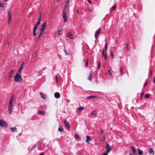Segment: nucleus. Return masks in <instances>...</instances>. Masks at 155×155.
I'll use <instances>...</instances> for the list:
<instances>
[{
	"instance_id": "35",
	"label": "nucleus",
	"mask_w": 155,
	"mask_h": 155,
	"mask_svg": "<svg viewBox=\"0 0 155 155\" xmlns=\"http://www.w3.org/2000/svg\"><path fill=\"white\" fill-rule=\"evenodd\" d=\"M144 97L145 98H148L150 97L149 95L147 94H146L144 95Z\"/></svg>"
},
{
	"instance_id": "11",
	"label": "nucleus",
	"mask_w": 155,
	"mask_h": 155,
	"mask_svg": "<svg viewBox=\"0 0 155 155\" xmlns=\"http://www.w3.org/2000/svg\"><path fill=\"white\" fill-rule=\"evenodd\" d=\"M23 68V67L22 65H21L18 70L17 71V73L20 74Z\"/></svg>"
},
{
	"instance_id": "48",
	"label": "nucleus",
	"mask_w": 155,
	"mask_h": 155,
	"mask_svg": "<svg viewBox=\"0 0 155 155\" xmlns=\"http://www.w3.org/2000/svg\"><path fill=\"white\" fill-rule=\"evenodd\" d=\"M103 56L104 57L105 60H106L107 59V54H105Z\"/></svg>"
},
{
	"instance_id": "40",
	"label": "nucleus",
	"mask_w": 155,
	"mask_h": 155,
	"mask_svg": "<svg viewBox=\"0 0 155 155\" xmlns=\"http://www.w3.org/2000/svg\"><path fill=\"white\" fill-rule=\"evenodd\" d=\"M126 46L127 49L128 50H129V49L128 48V45L127 43H126Z\"/></svg>"
},
{
	"instance_id": "25",
	"label": "nucleus",
	"mask_w": 155,
	"mask_h": 155,
	"mask_svg": "<svg viewBox=\"0 0 155 155\" xmlns=\"http://www.w3.org/2000/svg\"><path fill=\"white\" fill-rule=\"evenodd\" d=\"M58 130L59 131L62 132L64 131V129L62 127H59L58 129Z\"/></svg>"
},
{
	"instance_id": "61",
	"label": "nucleus",
	"mask_w": 155,
	"mask_h": 155,
	"mask_svg": "<svg viewBox=\"0 0 155 155\" xmlns=\"http://www.w3.org/2000/svg\"><path fill=\"white\" fill-rule=\"evenodd\" d=\"M35 54V55H36V54L35 53H34L33 54Z\"/></svg>"
},
{
	"instance_id": "13",
	"label": "nucleus",
	"mask_w": 155,
	"mask_h": 155,
	"mask_svg": "<svg viewBox=\"0 0 155 155\" xmlns=\"http://www.w3.org/2000/svg\"><path fill=\"white\" fill-rule=\"evenodd\" d=\"M55 97L56 98H58L60 97V95L59 93L58 92H56L54 94Z\"/></svg>"
},
{
	"instance_id": "12",
	"label": "nucleus",
	"mask_w": 155,
	"mask_h": 155,
	"mask_svg": "<svg viewBox=\"0 0 155 155\" xmlns=\"http://www.w3.org/2000/svg\"><path fill=\"white\" fill-rule=\"evenodd\" d=\"M95 98L97 99H98V97L96 96H89L87 97L86 98L87 100H88L91 98Z\"/></svg>"
},
{
	"instance_id": "4",
	"label": "nucleus",
	"mask_w": 155,
	"mask_h": 155,
	"mask_svg": "<svg viewBox=\"0 0 155 155\" xmlns=\"http://www.w3.org/2000/svg\"><path fill=\"white\" fill-rule=\"evenodd\" d=\"M8 126V125L5 121L1 120H0V126L6 127Z\"/></svg>"
},
{
	"instance_id": "49",
	"label": "nucleus",
	"mask_w": 155,
	"mask_h": 155,
	"mask_svg": "<svg viewBox=\"0 0 155 155\" xmlns=\"http://www.w3.org/2000/svg\"><path fill=\"white\" fill-rule=\"evenodd\" d=\"M88 65V60L87 59V61H86L85 66H87Z\"/></svg>"
},
{
	"instance_id": "50",
	"label": "nucleus",
	"mask_w": 155,
	"mask_h": 155,
	"mask_svg": "<svg viewBox=\"0 0 155 155\" xmlns=\"http://www.w3.org/2000/svg\"><path fill=\"white\" fill-rule=\"evenodd\" d=\"M87 0V1L89 3H90L91 4H92V2L90 0Z\"/></svg>"
},
{
	"instance_id": "28",
	"label": "nucleus",
	"mask_w": 155,
	"mask_h": 155,
	"mask_svg": "<svg viewBox=\"0 0 155 155\" xmlns=\"http://www.w3.org/2000/svg\"><path fill=\"white\" fill-rule=\"evenodd\" d=\"M120 72L121 73V75H122L124 73L122 67H120Z\"/></svg>"
},
{
	"instance_id": "55",
	"label": "nucleus",
	"mask_w": 155,
	"mask_h": 155,
	"mask_svg": "<svg viewBox=\"0 0 155 155\" xmlns=\"http://www.w3.org/2000/svg\"><path fill=\"white\" fill-rule=\"evenodd\" d=\"M44 155V153L43 152L41 153L39 155Z\"/></svg>"
},
{
	"instance_id": "30",
	"label": "nucleus",
	"mask_w": 155,
	"mask_h": 155,
	"mask_svg": "<svg viewBox=\"0 0 155 155\" xmlns=\"http://www.w3.org/2000/svg\"><path fill=\"white\" fill-rule=\"evenodd\" d=\"M44 31L40 30L39 34L41 35H42L44 34Z\"/></svg>"
},
{
	"instance_id": "63",
	"label": "nucleus",
	"mask_w": 155,
	"mask_h": 155,
	"mask_svg": "<svg viewBox=\"0 0 155 155\" xmlns=\"http://www.w3.org/2000/svg\"><path fill=\"white\" fill-rule=\"evenodd\" d=\"M152 71H151V72H150V74H151H151H152Z\"/></svg>"
},
{
	"instance_id": "15",
	"label": "nucleus",
	"mask_w": 155,
	"mask_h": 155,
	"mask_svg": "<svg viewBox=\"0 0 155 155\" xmlns=\"http://www.w3.org/2000/svg\"><path fill=\"white\" fill-rule=\"evenodd\" d=\"M149 154L150 155H154V151L151 148H150L149 150Z\"/></svg>"
},
{
	"instance_id": "14",
	"label": "nucleus",
	"mask_w": 155,
	"mask_h": 155,
	"mask_svg": "<svg viewBox=\"0 0 155 155\" xmlns=\"http://www.w3.org/2000/svg\"><path fill=\"white\" fill-rule=\"evenodd\" d=\"M93 74L92 72H91L89 74V76L88 77V79L90 81H91L92 79V77Z\"/></svg>"
},
{
	"instance_id": "18",
	"label": "nucleus",
	"mask_w": 155,
	"mask_h": 155,
	"mask_svg": "<svg viewBox=\"0 0 155 155\" xmlns=\"http://www.w3.org/2000/svg\"><path fill=\"white\" fill-rule=\"evenodd\" d=\"M131 148L132 149L133 153L134 154L136 153H137V152H136V150L135 148L133 146H131Z\"/></svg>"
},
{
	"instance_id": "24",
	"label": "nucleus",
	"mask_w": 155,
	"mask_h": 155,
	"mask_svg": "<svg viewBox=\"0 0 155 155\" xmlns=\"http://www.w3.org/2000/svg\"><path fill=\"white\" fill-rule=\"evenodd\" d=\"M138 154L139 155H141L143 154V152L142 151L140 150L139 149H138Z\"/></svg>"
},
{
	"instance_id": "19",
	"label": "nucleus",
	"mask_w": 155,
	"mask_h": 155,
	"mask_svg": "<svg viewBox=\"0 0 155 155\" xmlns=\"http://www.w3.org/2000/svg\"><path fill=\"white\" fill-rule=\"evenodd\" d=\"M38 114L44 115L45 114V111L44 110H42V111H38Z\"/></svg>"
},
{
	"instance_id": "60",
	"label": "nucleus",
	"mask_w": 155,
	"mask_h": 155,
	"mask_svg": "<svg viewBox=\"0 0 155 155\" xmlns=\"http://www.w3.org/2000/svg\"><path fill=\"white\" fill-rule=\"evenodd\" d=\"M77 12H78H78H79V11H78V10L77 9Z\"/></svg>"
},
{
	"instance_id": "10",
	"label": "nucleus",
	"mask_w": 155,
	"mask_h": 155,
	"mask_svg": "<svg viewBox=\"0 0 155 155\" xmlns=\"http://www.w3.org/2000/svg\"><path fill=\"white\" fill-rule=\"evenodd\" d=\"M14 73V70H11L9 73V75L8 76V78L9 80L10 78L12 77V75Z\"/></svg>"
},
{
	"instance_id": "31",
	"label": "nucleus",
	"mask_w": 155,
	"mask_h": 155,
	"mask_svg": "<svg viewBox=\"0 0 155 155\" xmlns=\"http://www.w3.org/2000/svg\"><path fill=\"white\" fill-rule=\"evenodd\" d=\"M110 55L111 56V58L113 59L114 57V55L113 54V53L112 51L110 52Z\"/></svg>"
},
{
	"instance_id": "27",
	"label": "nucleus",
	"mask_w": 155,
	"mask_h": 155,
	"mask_svg": "<svg viewBox=\"0 0 155 155\" xmlns=\"http://www.w3.org/2000/svg\"><path fill=\"white\" fill-rule=\"evenodd\" d=\"M97 112L96 110L93 111L91 113V114L93 115H95L96 114Z\"/></svg>"
},
{
	"instance_id": "6",
	"label": "nucleus",
	"mask_w": 155,
	"mask_h": 155,
	"mask_svg": "<svg viewBox=\"0 0 155 155\" xmlns=\"http://www.w3.org/2000/svg\"><path fill=\"white\" fill-rule=\"evenodd\" d=\"M12 14L9 11L8 12V24H9L11 21V19L12 18Z\"/></svg>"
},
{
	"instance_id": "39",
	"label": "nucleus",
	"mask_w": 155,
	"mask_h": 155,
	"mask_svg": "<svg viewBox=\"0 0 155 155\" xmlns=\"http://www.w3.org/2000/svg\"><path fill=\"white\" fill-rule=\"evenodd\" d=\"M75 136L77 139H79V136L77 134H75Z\"/></svg>"
},
{
	"instance_id": "5",
	"label": "nucleus",
	"mask_w": 155,
	"mask_h": 155,
	"mask_svg": "<svg viewBox=\"0 0 155 155\" xmlns=\"http://www.w3.org/2000/svg\"><path fill=\"white\" fill-rule=\"evenodd\" d=\"M101 30V28H99L96 31L95 33V37L96 39L97 38V36H98L99 34H100V31Z\"/></svg>"
},
{
	"instance_id": "46",
	"label": "nucleus",
	"mask_w": 155,
	"mask_h": 155,
	"mask_svg": "<svg viewBox=\"0 0 155 155\" xmlns=\"http://www.w3.org/2000/svg\"><path fill=\"white\" fill-rule=\"evenodd\" d=\"M144 94V92L143 91L142 92V93H141V95H140V97L141 98H142L143 97V95Z\"/></svg>"
},
{
	"instance_id": "20",
	"label": "nucleus",
	"mask_w": 155,
	"mask_h": 155,
	"mask_svg": "<svg viewBox=\"0 0 155 155\" xmlns=\"http://www.w3.org/2000/svg\"><path fill=\"white\" fill-rule=\"evenodd\" d=\"M63 29L62 28L59 29L57 31V34L58 35H60Z\"/></svg>"
},
{
	"instance_id": "26",
	"label": "nucleus",
	"mask_w": 155,
	"mask_h": 155,
	"mask_svg": "<svg viewBox=\"0 0 155 155\" xmlns=\"http://www.w3.org/2000/svg\"><path fill=\"white\" fill-rule=\"evenodd\" d=\"M108 73L109 74V75L110 77H112V74L111 72L110 71V70H108Z\"/></svg>"
},
{
	"instance_id": "34",
	"label": "nucleus",
	"mask_w": 155,
	"mask_h": 155,
	"mask_svg": "<svg viewBox=\"0 0 155 155\" xmlns=\"http://www.w3.org/2000/svg\"><path fill=\"white\" fill-rule=\"evenodd\" d=\"M42 35H40L39 34L38 36V37L37 38V41H38L39 40L41 37V36Z\"/></svg>"
},
{
	"instance_id": "38",
	"label": "nucleus",
	"mask_w": 155,
	"mask_h": 155,
	"mask_svg": "<svg viewBox=\"0 0 155 155\" xmlns=\"http://www.w3.org/2000/svg\"><path fill=\"white\" fill-rule=\"evenodd\" d=\"M116 7V6L115 5H113L112 7L111 10L112 11L114 10L115 9Z\"/></svg>"
},
{
	"instance_id": "45",
	"label": "nucleus",
	"mask_w": 155,
	"mask_h": 155,
	"mask_svg": "<svg viewBox=\"0 0 155 155\" xmlns=\"http://www.w3.org/2000/svg\"><path fill=\"white\" fill-rule=\"evenodd\" d=\"M40 22L37 21L36 23L35 24V25L38 26L40 25Z\"/></svg>"
},
{
	"instance_id": "32",
	"label": "nucleus",
	"mask_w": 155,
	"mask_h": 155,
	"mask_svg": "<svg viewBox=\"0 0 155 155\" xmlns=\"http://www.w3.org/2000/svg\"><path fill=\"white\" fill-rule=\"evenodd\" d=\"M100 66H101V62H99L98 63V66H97V68L98 69H100Z\"/></svg>"
},
{
	"instance_id": "8",
	"label": "nucleus",
	"mask_w": 155,
	"mask_h": 155,
	"mask_svg": "<svg viewBox=\"0 0 155 155\" xmlns=\"http://www.w3.org/2000/svg\"><path fill=\"white\" fill-rule=\"evenodd\" d=\"M64 124L67 128H68L69 130L70 129V125L68 123V122L66 121L65 120H64Z\"/></svg>"
},
{
	"instance_id": "36",
	"label": "nucleus",
	"mask_w": 155,
	"mask_h": 155,
	"mask_svg": "<svg viewBox=\"0 0 155 155\" xmlns=\"http://www.w3.org/2000/svg\"><path fill=\"white\" fill-rule=\"evenodd\" d=\"M69 3H65V8H68Z\"/></svg>"
},
{
	"instance_id": "37",
	"label": "nucleus",
	"mask_w": 155,
	"mask_h": 155,
	"mask_svg": "<svg viewBox=\"0 0 155 155\" xmlns=\"http://www.w3.org/2000/svg\"><path fill=\"white\" fill-rule=\"evenodd\" d=\"M4 6H5V5L2 3V2L0 3V7H3Z\"/></svg>"
},
{
	"instance_id": "43",
	"label": "nucleus",
	"mask_w": 155,
	"mask_h": 155,
	"mask_svg": "<svg viewBox=\"0 0 155 155\" xmlns=\"http://www.w3.org/2000/svg\"><path fill=\"white\" fill-rule=\"evenodd\" d=\"M38 27V26H37L36 25H35V26L34 27L33 30L36 31V30H37V28Z\"/></svg>"
},
{
	"instance_id": "42",
	"label": "nucleus",
	"mask_w": 155,
	"mask_h": 155,
	"mask_svg": "<svg viewBox=\"0 0 155 155\" xmlns=\"http://www.w3.org/2000/svg\"><path fill=\"white\" fill-rule=\"evenodd\" d=\"M105 49H103V51H102V55L103 56H104V54H105Z\"/></svg>"
},
{
	"instance_id": "1",
	"label": "nucleus",
	"mask_w": 155,
	"mask_h": 155,
	"mask_svg": "<svg viewBox=\"0 0 155 155\" xmlns=\"http://www.w3.org/2000/svg\"><path fill=\"white\" fill-rule=\"evenodd\" d=\"M14 80L16 82H21L22 81V79L20 74L17 73L14 77Z\"/></svg>"
},
{
	"instance_id": "57",
	"label": "nucleus",
	"mask_w": 155,
	"mask_h": 155,
	"mask_svg": "<svg viewBox=\"0 0 155 155\" xmlns=\"http://www.w3.org/2000/svg\"><path fill=\"white\" fill-rule=\"evenodd\" d=\"M25 64V63L23 62L21 65H22L23 67V65Z\"/></svg>"
},
{
	"instance_id": "52",
	"label": "nucleus",
	"mask_w": 155,
	"mask_h": 155,
	"mask_svg": "<svg viewBox=\"0 0 155 155\" xmlns=\"http://www.w3.org/2000/svg\"><path fill=\"white\" fill-rule=\"evenodd\" d=\"M55 78H56V80L58 82V76H57V75H56L55 76Z\"/></svg>"
},
{
	"instance_id": "56",
	"label": "nucleus",
	"mask_w": 155,
	"mask_h": 155,
	"mask_svg": "<svg viewBox=\"0 0 155 155\" xmlns=\"http://www.w3.org/2000/svg\"><path fill=\"white\" fill-rule=\"evenodd\" d=\"M103 155H107V153L105 152L103 153Z\"/></svg>"
},
{
	"instance_id": "21",
	"label": "nucleus",
	"mask_w": 155,
	"mask_h": 155,
	"mask_svg": "<svg viewBox=\"0 0 155 155\" xmlns=\"http://www.w3.org/2000/svg\"><path fill=\"white\" fill-rule=\"evenodd\" d=\"M84 109V108L82 106L80 107L78 109V111L79 112H80L81 111Z\"/></svg>"
},
{
	"instance_id": "9",
	"label": "nucleus",
	"mask_w": 155,
	"mask_h": 155,
	"mask_svg": "<svg viewBox=\"0 0 155 155\" xmlns=\"http://www.w3.org/2000/svg\"><path fill=\"white\" fill-rule=\"evenodd\" d=\"M106 151L107 153H108L110 152L111 149V147L110 145L107 143L106 145Z\"/></svg>"
},
{
	"instance_id": "54",
	"label": "nucleus",
	"mask_w": 155,
	"mask_h": 155,
	"mask_svg": "<svg viewBox=\"0 0 155 155\" xmlns=\"http://www.w3.org/2000/svg\"><path fill=\"white\" fill-rule=\"evenodd\" d=\"M64 52H65V54L67 55V52L66 51V50L65 49L64 50Z\"/></svg>"
},
{
	"instance_id": "7",
	"label": "nucleus",
	"mask_w": 155,
	"mask_h": 155,
	"mask_svg": "<svg viewBox=\"0 0 155 155\" xmlns=\"http://www.w3.org/2000/svg\"><path fill=\"white\" fill-rule=\"evenodd\" d=\"M47 25V22H45L41 26V28L40 30L44 31L45 29V28L46 27Z\"/></svg>"
},
{
	"instance_id": "16",
	"label": "nucleus",
	"mask_w": 155,
	"mask_h": 155,
	"mask_svg": "<svg viewBox=\"0 0 155 155\" xmlns=\"http://www.w3.org/2000/svg\"><path fill=\"white\" fill-rule=\"evenodd\" d=\"M73 35L70 32L67 33V36L71 39L73 38Z\"/></svg>"
},
{
	"instance_id": "22",
	"label": "nucleus",
	"mask_w": 155,
	"mask_h": 155,
	"mask_svg": "<svg viewBox=\"0 0 155 155\" xmlns=\"http://www.w3.org/2000/svg\"><path fill=\"white\" fill-rule=\"evenodd\" d=\"M10 129L12 132H14L16 131L17 128L16 127H14L10 128Z\"/></svg>"
},
{
	"instance_id": "44",
	"label": "nucleus",
	"mask_w": 155,
	"mask_h": 155,
	"mask_svg": "<svg viewBox=\"0 0 155 155\" xmlns=\"http://www.w3.org/2000/svg\"><path fill=\"white\" fill-rule=\"evenodd\" d=\"M36 31L33 30V35L34 36V37L36 35Z\"/></svg>"
},
{
	"instance_id": "62",
	"label": "nucleus",
	"mask_w": 155,
	"mask_h": 155,
	"mask_svg": "<svg viewBox=\"0 0 155 155\" xmlns=\"http://www.w3.org/2000/svg\"><path fill=\"white\" fill-rule=\"evenodd\" d=\"M57 0V2H58L60 0Z\"/></svg>"
},
{
	"instance_id": "53",
	"label": "nucleus",
	"mask_w": 155,
	"mask_h": 155,
	"mask_svg": "<svg viewBox=\"0 0 155 155\" xmlns=\"http://www.w3.org/2000/svg\"><path fill=\"white\" fill-rule=\"evenodd\" d=\"M66 3H69V0H67Z\"/></svg>"
},
{
	"instance_id": "29",
	"label": "nucleus",
	"mask_w": 155,
	"mask_h": 155,
	"mask_svg": "<svg viewBox=\"0 0 155 155\" xmlns=\"http://www.w3.org/2000/svg\"><path fill=\"white\" fill-rule=\"evenodd\" d=\"M41 14L39 15V18H38L37 21L40 22L41 20Z\"/></svg>"
},
{
	"instance_id": "58",
	"label": "nucleus",
	"mask_w": 155,
	"mask_h": 155,
	"mask_svg": "<svg viewBox=\"0 0 155 155\" xmlns=\"http://www.w3.org/2000/svg\"><path fill=\"white\" fill-rule=\"evenodd\" d=\"M153 82L154 83H155V77H154V78Z\"/></svg>"
},
{
	"instance_id": "3",
	"label": "nucleus",
	"mask_w": 155,
	"mask_h": 155,
	"mask_svg": "<svg viewBox=\"0 0 155 155\" xmlns=\"http://www.w3.org/2000/svg\"><path fill=\"white\" fill-rule=\"evenodd\" d=\"M63 18L64 20V22H66L67 21V16L65 12L64 9L63 11Z\"/></svg>"
},
{
	"instance_id": "41",
	"label": "nucleus",
	"mask_w": 155,
	"mask_h": 155,
	"mask_svg": "<svg viewBox=\"0 0 155 155\" xmlns=\"http://www.w3.org/2000/svg\"><path fill=\"white\" fill-rule=\"evenodd\" d=\"M107 43H106V45L105 46V51H106L107 49Z\"/></svg>"
},
{
	"instance_id": "23",
	"label": "nucleus",
	"mask_w": 155,
	"mask_h": 155,
	"mask_svg": "<svg viewBox=\"0 0 155 155\" xmlns=\"http://www.w3.org/2000/svg\"><path fill=\"white\" fill-rule=\"evenodd\" d=\"M41 97L43 99L45 98V95L44 94H43L42 93L40 92V93Z\"/></svg>"
},
{
	"instance_id": "33",
	"label": "nucleus",
	"mask_w": 155,
	"mask_h": 155,
	"mask_svg": "<svg viewBox=\"0 0 155 155\" xmlns=\"http://www.w3.org/2000/svg\"><path fill=\"white\" fill-rule=\"evenodd\" d=\"M13 97H14V95H12V96L11 98V99L10 101H9V102H11L12 104V102H13Z\"/></svg>"
},
{
	"instance_id": "17",
	"label": "nucleus",
	"mask_w": 155,
	"mask_h": 155,
	"mask_svg": "<svg viewBox=\"0 0 155 155\" xmlns=\"http://www.w3.org/2000/svg\"><path fill=\"white\" fill-rule=\"evenodd\" d=\"M86 141L87 142V143H89V141H90L91 140V139L90 138V137L89 136H87L86 137Z\"/></svg>"
},
{
	"instance_id": "51",
	"label": "nucleus",
	"mask_w": 155,
	"mask_h": 155,
	"mask_svg": "<svg viewBox=\"0 0 155 155\" xmlns=\"http://www.w3.org/2000/svg\"><path fill=\"white\" fill-rule=\"evenodd\" d=\"M147 81L144 84V85H143V86L144 87H145L147 84Z\"/></svg>"
},
{
	"instance_id": "59",
	"label": "nucleus",
	"mask_w": 155,
	"mask_h": 155,
	"mask_svg": "<svg viewBox=\"0 0 155 155\" xmlns=\"http://www.w3.org/2000/svg\"><path fill=\"white\" fill-rule=\"evenodd\" d=\"M4 0L5 2H7V1H8V0Z\"/></svg>"
},
{
	"instance_id": "47",
	"label": "nucleus",
	"mask_w": 155,
	"mask_h": 155,
	"mask_svg": "<svg viewBox=\"0 0 155 155\" xmlns=\"http://www.w3.org/2000/svg\"><path fill=\"white\" fill-rule=\"evenodd\" d=\"M104 130H103L102 129H100V132H101V133H104Z\"/></svg>"
},
{
	"instance_id": "64",
	"label": "nucleus",
	"mask_w": 155,
	"mask_h": 155,
	"mask_svg": "<svg viewBox=\"0 0 155 155\" xmlns=\"http://www.w3.org/2000/svg\"><path fill=\"white\" fill-rule=\"evenodd\" d=\"M130 155H132V154L131 153H130Z\"/></svg>"
},
{
	"instance_id": "2",
	"label": "nucleus",
	"mask_w": 155,
	"mask_h": 155,
	"mask_svg": "<svg viewBox=\"0 0 155 155\" xmlns=\"http://www.w3.org/2000/svg\"><path fill=\"white\" fill-rule=\"evenodd\" d=\"M12 104L11 102H9L8 106V110L9 111V113L10 114H11L12 111Z\"/></svg>"
}]
</instances>
